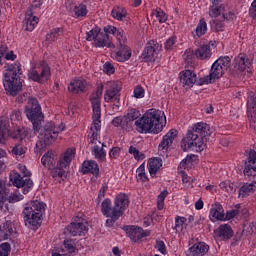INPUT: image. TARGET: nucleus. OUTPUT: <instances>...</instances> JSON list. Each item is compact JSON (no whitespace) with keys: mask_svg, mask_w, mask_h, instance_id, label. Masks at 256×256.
<instances>
[{"mask_svg":"<svg viewBox=\"0 0 256 256\" xmlns=\"http://www.w3.org/2000/svg\"><path fill=\"white\" fill-rule=\"evenodd\" d=\"M124 231L132 243H143V239L151 236V230H145L137 225L124 226Z\"/></svg>","mask_w":256,"mask_h":256,"instance_id":"obj_11","label":"nucleus"},{"mask_svg":"<svg viewBox=\"0 0 256 256\" xmlns=\"http://www.w3.org/2000/svg\"><path fill=\"white\" fill-rule=\"evenodd\" d=\"M91 153L99 163H105L107 160V150L105 148H101L99 145H94L91 149Z\"/></svg>","mask_w":256,"mask_h":256,"instance_id":"obj_39","label":"nucleus"},{"mask_svg":"<svg viewBox=\"0 0 256 256\" xmlns=\"http://www.w3.org/2000/svg\"><path fill=\"white\" fill-rule=\"evenodd\" d=\"M80 171L83 175H93L94 177H99V164L95 160H87L80 166Z\"/></svg>","mask_w":256,"mask_h":256,"instance_id":"obj_23","label":"nucleus"},{"mask_svg":"<svg viewBox=\"0 0 256 256\" xmlns=\"http://www.w3.org/2000/svg\"><path fill=\"white\" fill-rule=\"evenodd\" d=\"M219 187L222 191H225L226 193H229L230 195L235 194V192L237 191L235 184L231 183V182H221L219 184Z\"/></svg>","mask_w":256,"mask_h":256,"instance_id":"obj_54","label":"nucleus"},{"mask_svg":"<svg viewBox=\"0 0 256 256\" xmlns=\"http://www.w3.org/2000/svg\"><path fill=\"white\" fill-rule=\"evenodd\" d=\"M173 229L176 233H183V231L187 229V218L184 216H176Z\"/></svg>","mask_w":256,"mask_h":256,"instance_id":"obj_43","label":"nucleus"},{"mask_svg":"<svg viewBox=\"0 0 256 256\" xmlns=\"http://www.w3.org/2000/svg\"><path fill=\"white\" fill-rule=\"evenodd\" d=\"M137 177L142 181V183H147L149 181V177L145 173V163H142L137 169H136Z\"/></svg>","mask_w":256,"mask_h":256,"instance_id":"obj_57","label":"nucleus"},{"mask_svg":"<svg viewBox=\"0 0 256 256\" xmlns=\"http://www.w3.org/2000/svg\"><path fill=\"white\" fill-rule=\"evenodd\" d=\"M65 131V124L61 123L58 126L55 125V122H47L42 130V135L44 136V141H55L59 137V133Z\"/></svg>","mask_w":256,"mask_h":256,"instance_id":"obj_13","label":"nucleus"},{"mask_svg":"<svg viewBox=\"0 0 256 256\" xmlns=\"http://www.w3.org/2000/svg\"><path fill=\"white\" fill-rule=\"evenodd\" d=\"M73 157H75V149L68 148L64 154L60 156L56 166L60 167V169L68 171L71 161H73Z\"/></svg>","mask_w":256,"mask_h":256,"instance_id":"obj_24","label":"nucleus"},{"mask_svg":"<svg viewBox=\"0 0 256 256\" xmlns=\"http://www.w3.org/2000/svg\"><path fill=\"white\" fill-rule=\"evenodd\" d=\"M140 57L143 63H155L159 59V42L157 40H149Z\"/></svg>","mask_w":256,"mask_h":256,"instance_id":"obj_12","label":"nucleus"},{"mask_svg":"<svg viewBox=\"0 0 256 256\" xmlns=\"http://www.w3.org/2000/svg\"><path fill=\"white\" fill-rule=\"evenodd\" d=\"M107 217V220H106V227H113V225H115V222L116 221H119V218L121 216H119L118 214H115V212L113 213V215H110V216H105Z\"/></svg>","mask_w":256,"mask_h":256,"instance_id":"obj_61","label":"nucleus"},{"mask_svg":"<svg viewBox=\"0 0 256 256\" xmlns=\"http://www.w3.org/2000/svg\"><path fill=\"white\" fill-rule=\"evenodd\" d=\"M93 131H101V108L92 107V127Z\"/></svg>","mask_w":256,"mask_h":256,"instance_id":"obj_36","label":"nucleus"},{"mask_svg":"<svg viewBox=\"0 0 256 256\" xmlns=\"http://www.w3.org/2000/svg\"><path fill=\"white\" fill-rule=\"evenodd\" d=\"M43 3H45L43 0H32L26 12L31 13L32 15H39L41 9H43Z\"/></svg>","mask_w":256,"mask_h":256,"instance_id":"obj_44","label":"nucleus"},{"mask_svg":"<svg viewBox=\"0 0 256 256\" xmlns=\"http://www.w3.org/2000/svg\"><path fill=\"white\" fill-rule=\"evenodd\" d=\"M216 237L222 241H229L233 237V228L229 224H221L216 230H214Z\"/></svg>","mask_w":256,"mask_h":256,"instance_id":"obj_26","label":"nucleus"},{"mask_svg":"<svg viewBox=\"0 0 256 256\" xmlns=\"http://www.w3.org/2000/svg\"><path fill=\"white\" fill-rule=\"evenodd\" d=\"M62 253L63 255H73V253H77V242L73 238H66L63 241Z\"/></svg>","mask_w":256,"mask_h":256,"instance_id":"obj_35","label":"nucleus"},{"mask_svg":"<svg viewBox=\"0 0 256 256\" xmlns=\"http://www.w3.org/2000/svg\"><path fill=\"white\" fill-rule=\"evenodd\" d=\"M129 196L124 193H120L114 199V213L120 217H123L125 211L129 207Z\"/></svg>","mask_w":256,"mask_h":256,"instance_id":"obj_17","label":"nucleus"},{"mask_svg":"<svg viewBox=\"0 0 256 256\" xmlns=\"http://www.w3.org/2000/svg\"><path fill=\"white\" fill-rule=\"evenodd\" d=\"M23 23L25 31H29L31 33L32 31H35V28L39 25V17L35 16V14L26 12Z\"/></svg>","mask_w":256,"mask_h":256,"instance_id":"obj_31","label":"nucleus"},{"mask_svg":"<svg viewBox=\"0 0 256 256\" xmlns=\"http://www.w3.org/2000/svg\"><path fill=\"white\" fill-rule=\"evenodd\" d=\"M27 152V148L24 147L21 144H16L14 147H10L9 153L12 154L16 159H19V157H23L25 153Z\"/></svg>","mask_w":256,"mask_h":256,"instance_id":"obj_46","label":"nucleus"},{"mask_svg":"<svg viewBox=\"0 0 256 256\" xmlns=\"http://www.w3.org/2000/svg\"><path fill=\"white\" fill-rule=\"evenodd\" d=\"M9 133V120L7 118H0V143L5 139Z\"/></svg>","mask_w":256,"mask_h":256,"instance_id":"obj_48","label":"nucleus"},{"mask_svg":"<svg viewBox=\"0 0 256 256\" xmlns=\"http://www.w3.org/2000/svg\"><path fill=\"white\" fill-rule=\"evenodd\" d=\"M133 97H135V99H143V97H145V88L141 85H137L133 90Z\"/></svg>","mask_w":256,"mask_h":256,"instance_id":"obj_60","label":"nucleus"},{"mask_svg":"<svg viewBox=\"0 0 256 256\" xmlns=\"http://www.w3.org/2000/svg\"><path fill=\"white\" fill-rule=\"evenodd\" d=\"M68 91L73 95L85 93L87 91V80L79 78L72 80L68 85Z\"/></svg>","mask_w":256,"mask_h":256,"instance_id":"obj_25","label":"nucleus"},{"mask_svg":"<svg viewBox=\"0 0 256 256\" xmlns=\"http://www.w3.org/2000/svg\"><path fill=\"white\" fill-rule=\"evenodd\" d=\"M100 34L101 27L96 26L86 33V40L93 41V43H95Z\"/></svg>","mask_w":256,"mask_h":256,"instance_id":"obj_52","label":"nucleus"},{"mask_svg":"<svg viewBox=\"0 0 256 256\" xmlns=\"http://www.w3.org/2000/svg\"><path fill=\"white\" fill-rule=\"evenodd\" d=\"M87 1L84 0L83 2L76 4L73 8V13L76 19H83L84 17H87L89 10L87 9Z\"/></svg>","mask_w":256,"mask_h":256,"instance_id":"obj_38","label":"nucleus"},{"mask_svg":"<svg viewBox=\"0 0 256 256\" xmlns=\"http://www.w3.org/2000/svg\"><path fill=\"white\" fill-rule=\"evenodd\" d=\"M221 13H223V5L212 3L208 12L209 17L217 18L219 15H221Z\"/></svg>","mask_w":256,"mask_h":256,"instance_id":"obj_50","label":"nucleus"},{"mask_svg":"<svg viewBox=\"0 0 256 256\" xmlns=\"http://www.w3.org/2000/svg\"><path fill=\"white\" fill-rule=\"evenodd\" d=\"M25 114L27 119L32 123L34 133H39L41 131V123L45 116L43 115V110L41 109V104L35 98L29 100V104L25 108Z\"/></svg>","mask_w":256,"mask_h":256,"instance_id":"obj_9","label":"nucleus"},{"mask_svg":"<svg viewBox=\"0 0 256 256\" xmlns=\"http://www.w3.org/2000/svg\"><path fill=\"white\" fill-rule=\"evenodd\" d=\"M152 15L156 17L159 23H166L167 19H169L167 13H165V11H163L161 8H156L155 10H153Z\"/></svg>","mask_w":256,"mask_h":256,"instance_id":"obj_51","label":"nucleus"},{"mask_svg":"<svg viewBox=\"0 0 256 256\" xmlns=\"http://www.w3.org/2000/svg\"><path fill=\"white\" fill-rule=\"evenodd\" d=\"M104 101L105 103L121 101V87L117 82H107L104 92Z\"/></svg>","mask_w":256,"mask_h":256,"instance_id":"obj_14","label":"nucleus"},{"mask_svg":"<svg viewBox=\"0 0 256 256\" xmlns=\"http://www.w3.org/2000/svg\"><path fill=\"white\" fill-rule=\"evenodd\" d=\"M89 233V221L83 215H77L72 222L64 228V234L70 237H86Z\"/></svg>","mask_w":256,"mask_h":256,"instance_id":"obj_10","label":"nucleus"},{"mask_svg":"<svg viewBox=\"0 0 256 256\" xmlns=\"http://www.w3.org/2000/svg\"><path fill=\"white\" fill-rule=\"evenodd\" d=\"M112 125L113 127H120L124 131H133V126H131V122L127 120L125 115L113 118Z\"/></svg>","mask_w":256,"mask_h":256,"instance_id":"obj_33","label":"nucleus"},{"mask_svg":"<svg viewBox=\"0 0 256 256\" xmlns=\"http://www.w3.org/2000/svg\"><path fill=\"white\" fill-rule=\"evenodd\" d=\"M247 115L251 127H256V96H250L247 101Z\"/></svg>","mask_w":256,"mask_h":256,"instance_id":"obj_28","label":"nucleus"},{"mask_svg":"<svg viewBox=\"0 0 256 256\" xmlns=\"http://www.w3.org/2000/svg\"><path fill=\"white\" fill-rule=\"evenodd\" d=\"M133 56V50L127 44L118 45L113 53V60L118 63H125Z\"/></svg>","mask_w":256,"mask_h":256,"instance_id":"obj_16","label":"nucleus"},{"mask_svg":"<svg viewBox=\"0 0 256 256\" xmlns=\"http://www.w3.org/2000/svg\"><path fill=\"white\" fill-rule=\"evenodd\" d=\"M67 173V170L60 168L59 166L54 167L50 171L51 177L55 179L57 183H62V181H65V179H67Z\"/></svg>","mask_w":256,"mask_h":256,"instance_id":"obj_41","label":"nucleus"},{"mask_svg":"<svg viewBox=\"0 0 256 256\" xmlns=\"http://www.w3.org/2000/svg\"><path fill=\"white\" fill-rule=\"evenodd\" d=\"M41 164L44 167H49L50 165H53V153L50 151L46 152L41 158Z\"/></svg>","mask_w":256,"mask_h":256,"instance_id":"obj_58","label":"nucleus"},{"mask_svg":"<svg viewBox=\"0 0 256 256\" xmlns=\"http://www.w3.org/2000/svg\"><path fill=\"white\" fill-rule=\"evenodd\" d=\"M65 33V29L63 27H57L50 30V33L47 35V39H50L51 41H57L59 37H63V34Z\"/></svg>","mask_w":256,"mask_h":256,"instance_id":"obj_49","label":"nucleus"},{"mask_svg":"<svg viewBox=\"0 0 256 256\" xmlns=\"http://www.w3.org/2000/svg\"><path fill=\"white\" fill-rule=\"evenodd\" d=\"M18 169L20 173L14 174L10 178L12 181L14 187H17L18 189H22L23 195H27V193H30V191H33L34 183L33 180L30 178L31 177V171L27 169V166L23 164L18 165Z\"/></svg>","mask_w":256,"mask_h":256,"instance_id":"obj_8","label":"nucleus"},{"mask_svg":"<svg viewBox=\"0 0 256 256\" xmlns=\"http://www.w3.org/2000/svg\"><path fill=\"white\" fill-rule=\"evenodd\" d=\"M117 31H119V28L111 24H107L103 27V34L107 35L108 37H110V35H113V37H115Z\"/></svg>","mask_w":256,"mask_h":256,"instance_id":"obj_59","label":"nucleus"},{"mask_svg":"<svg viewBox=\"0 0 256 256\" xmlns=\"http://www.w3.org/2000/svg\"><path fill=\"white\" fill-rule=\"evenodd\" d=\"M103 89H105V85H103V83H100L96 87V91L90 94L89 101L91 103V107L101 108V99L103 97Z\"/></svg>","mask_w":256,"mask_h":256,"instance_id":"obj_29","label":"nucleus"},{"mask_svg":"<svg viewBox=\"0 0 256 256\" xmlns=\"http://www.w3.org/2000/svg\"><path fill=\"white\" fill-rule=\"evenodd\" d=\"M46 207L47 204L39 200L26 204L22 212L25 225L33 230L39 229L43 223Z\"/></svg>","mask_w":256,"mask_h":256,"instance_id":"obj_5","label":"nucleus"},{"mask_svg":"<svg viewBox=\"0 0 256 256\" xmlns=\"http://www.w3.org/2000/svg\"><path fill=\"white\" fill-rule=\"evenodd\" d=\"M213 55V52L211 48H209V45H200L195 50V57L196 59H199L200 61H209Z\"/></svg>","mask_w":256,"mask_h":256,"instance_id":"obj_30","label":"nucleus"},{"mask_svg":"<svg viewBox=\"0 0 256 256\" xmlns=\"http://www.w3.org/2000/svg\"><path fill=\"white\" fill-rule=\"evenodd\" d=\"M243 175L246 181L240 184L238 189V199H247L250 195H253L256 191V151L250 149L248 151V157L244 164Z\"/></svg>","mask_w":256,"mask_h":256,"instance_id":"obj_3","label":"nucleus"},{"mask_svg":"<svg viewBox=\"0 0 256 256\" xmlns=\"http://www.w3.org/2000/svg\"><path fill=\"white\" fill-rule=\"evenodd\" d=\"M115 211V205L111 202V199L106 198L101 203V213L104 217H110Z\"/></svg>","mask_w":256,"mask_h":256,"instance_id":"obj_42","label":"nucleus"},{"mask_svg":"<svg viewBox=\"0 0 256 256\" xmlns=\"http://www.w3.org/2000/svg\"><path fill=\"white\" fill-rule=\"evenodd\" d=\"M181 47V42L179 41V38L175 35L170 36L166 41L164 42V50L169 53L171 51L175 52L177 49Z\"/></svg>","mask_w":256,"mask_h":256,"instance_id":"obj_34","label":"nucleus"},{"mask_svg":"<svg viewBox=\"0 0 256 256\" xmlns=\"http://www.w3.org/2000/svg\"><path fill=\"white\" fill-rule=\"evenodd\" d=\"M178 132L175 129H171L166 135L163 136L162 141L158 146V153L161 157L167 156L170 145H173V141L177 139Z\"/></svg>","mask_w":256,"mask_h":256,"instance_id":"obj_15","label":"nucleus"},{"mask_svg":"<svg viewBox=\"0 0 256 256\" xmlns=\"http://www.w3.org/2000/svg\"><path fill=\"white\" fill-rule=\"evenodd\" d=\"M207 253H209V246L205 242H196L186 251V255L189 256H205Z\"/></svg>","mask_w":256,"mask_h":256,"instance_id":"obj_19","label":"nucleus"},{"mask_svg":"<svg viewBox=\"0 0 256 256\" xmlns=\"http://www.w3.org/2000/svg\"><path fill=\"white\" fill-rule=\"evenodd\" d=\"M0 251L4 256L11 255V244L9 242H4L0 244Z\"/></svg>","mask_w":256,"mask_h":256,"instance_id":"obj_64","label":"nucleus"},{"mask_svg":"<svg viewBox=\"0 0 256 256\" xmlns=\"http://www.w3.org/2000/svg\"><path fill=\"white\" fill-rule=\"evenodd\" d=\"M207 31V21H205V18H201L196 26V29L192 32V36L194 39H201L203 35L207 34Z\"/></svg>","mask_w":256,"mask_h":256,"instance_id":"obj_37","label":"nucleus"},{"mask_svg":"<svg viewBox=\"0 0 256 256\" xmlns=\"http://www.w3.org/2000/svg\"><path fill=\"white\" fill-rule=\"evenodd\" d=\"M7 193H9L7 186L0 180V209H3V206L7 201Z\"/></svg>","mask_w":256,"mask_h":256,"instance_id":"obj_55","label":"nucleus"},{"mask_svg":"<svg viewBox=\"0 0 256 256\" xmlns=\"http://www.w3.org/2000/svg\"><path fill=\"white\" fill-rule=\"evenodd\" d=\"M93 47H96V49H105V47L107 49H112L115 45L113 44V38L111 36L100 32L96 40L93 42Z\"/></svg>","mask_w":256,"mask_h":256,"instance_id":"obj_22","label":"nucleus"},{"mask_svg":"<svg viewBox=\"0 0 256 256\" xmlns=\"http://www.w3.org/2000/svg\"><path fill=\"white\" fill-rule=\"evenodd\" d=\"M111 17L116 21H123L127 17V8L124 6H114L111 10Z\"/></svg>","mask_w":256,"mask_h":256,"instance_id":"obj_40","label":"nucleus"},{"mask_svg":"<svg viewBox=\"0 0 256 256\" xmlns=\"http://www.w3.org/2000/svg\"><path fill=\"white\" fill-rule=\"evenodd\" d=\"M9 135L12 139H15L16 141H23V139L27 137V130H25V128H17L11 130L9 132Z\"/></svg>","mask_w":256,"mask_h":256,"instance_id":"obj_45","label":"nucleus"},{"mask_svg":"<svg viewBox=\"0 0 256 256\" xmlns=\"http://www.w3.org/2000/svg\"><path fill=\"white\" fill-rule=\"evenodd\" d=\"M211 126L205 122H197L188 129L186 136L182 139L181 146L184 151H197L201 153L205 149V137H210Z\"/></svg>","mask_w":256,"mask_h":256,"instance_id":"obj_1","label":"nucleus"},{"mask_svg":"<svg viewBox=\"0 0 256 256\" xmlns=\"http://www.w3.org/2000/svg\"><path fill=\"white\" fill-rule=\"evenodd\" d=\"M179 77L180 83H182L184 87L191 88L197 83V73L193 70H183L180 72Z\"/></svg>","mask_w":256,"mask_h":256,"instance_id":"obj_20","label":"nucleus"},{"mask_svg":"<svg viewBox=\"0 0 256 256\" xmlns=\"http://www.w3.org/2000/svg\"><path fill=\"white\" fill-rule=\"evenodd\" d=\"M165 120V113L163 111L151 108L136 120L134 125L138 133H153L157 135L163 131Z\"/></svg>","mask_w":256,"mask_h":256,"instance_id":"obj_2","label":"nucleus"},{"mask_svg":"<svg viewBox=\"0 0 256 256\" xmlns=\"http://www.w3.org/2000/svg\"><path fill=\"white\" fill-rule=\"evenodd\" d=\"M15 230L13 229V222L11 220H7L0 226V241H11Z\"/></svg>","mask_w":256,"mask_h":256,"instance_id":"obj_27","label":"nucleus"},{"mask_svg":"<svg viewBox=\"0 0 256 256\" xmlns=\"http://www.w3.org/2000/svg\"><path fill=\"white\" fill-rule=\"evenodd\" d=\"M28 79L34 83L45 85L51 79V66L47 60H40L32 65L28 70Z\"/></svg>","mask_w":256,"mask_h":256,"instance_id":"obj_7","label":"nucleus"},{"mask_svg":"<svg viewBox=\"0 0 256 256\" xmlns=\"http://www.w3.org/2000/svg\"><path fill=\"white\" fill-rule=\"evenodd\" d=\"M147 167L150 173V177H152V179H155V177H157V171H159V169L163 167V160L157 157L151 158L148 161Z\"/></svg>","mask_w":256,"mask_h":256,"instance_id":"obj_32","label":"nucleus"},{"mask_svg":"<svg viewBox=\"0 0 256 256\" xmlns=\"http://www.w3.org/2000/svg\"><path fill=\"white\" fill-rule=\"evenodd\" d=\"M109 159H117L121 155V148L120 147H112L110 151L108 152Z\"/></svg>","mask_w":256,"mask_h":256,"instance_id":"obj_62","label":"nucleus"},{"mask_svg":"<svg viewBox=\"0 0 256 256\" xmlns=\"http://www.w3.org/2000/svg\"><path fill=\"white\" fill-rule=\"evenodd\" d=\"M103 71L106 75H113L115 73V66L111 62L107 61L103 65Z\"/></svg>","mask_w":256,"mask_h":256,"instance_id":"obj_63","label":"nucleus"},{"mask_svg":"<svg viewBox=\"0 0 256 256\" xmlns=\"http://www.w3.org/2000/svg\"><path fill=\"white\" fill-rule=\"evenodd\" d=\"M167 195H169V191L167 189L160 192V194L157 197V209L159 211H163L165 208V199H167Z\"/></svg>","mask_w":256,"mask_h":256,"instance_id":"obj_53","label":"nucleus"},{"mask_svg":"<svg viewBox=\"0 0 256 256\" xmlns=\"http://www.w3.org/2000/svg\"><path fill=\"white\" fill-rule=\"evenodd\" d=\"M6 71L3 81L5 91L8 95L15 97L23 87V80H21V77L19 76L23 73L21 62L15 61L12 64H8L6 66Z\"/></svg>","mask_w":256,"mask_h":256,"instance_id":"obj_4","label":"nucleus"},{"mask_svg":"<svg viewBox=\"0 0 256 256\" xmlns=\"http://www.w3.org/2000/svg\"><path fill=\"white\" fill-rule=\"evenodd\" d=\"M231 67V57L220 56L211 66L209 75L200 79L198 85H211L217 79H221L225 75V71Z\"/></svg>","mask_w":256,"mask_h":256,"instance_id":"obj_6","label":"nucleus"},{"mask_svg":"<svg viewBox=\"0 0 256 256\" xmlns=\"http://www.w3.org/2000/svg\"><path fill=\"white\" fill-rule=\"evenodd\" d=\"M114 37L117 40L118 45H126L127 35H125V30H123V28H119L116 34H114Z\"/></svg>","mask_w":256,"mask_h":256,"instance_id":"obj_56","label":"nucleus"},{"mask_svg":"<svg viewBox=\"0 0 256 256\" xmlns=\"http://www.w3.org/2000/svg\"><path fill=\"white\" fill-rule=\"evenodd\" d=\"M234 68L242 73L251 69V58L245 53L238 54L233 60Z\"/></svg>","mask_w":256,"mask_h":256,"instance_id":"obj_18","label":"nucleus"},{"mask_svg":"<svg viewBox=\"0 0 256 256\" xmlns=\"http://www.w3.org/2000/svg\"><path fill=\"white\" fill-rule=\"evenodd\" d=\"M209 219L212 221V223L217 221H225V209L221 203L216 202L212 205L209 212Z\"/></svg>","mask_w":256,"mask_h":256,"instance_id":"obj_21","label":"nucleus"},{"mask_svg":"<svg viewBox=\"0 0 256 256\" xmlns=\"http://www.w3.org/2000/svg\"><path fill=\"white\" fill-rule=\"evenodd\" d=\"M124 116H126V119L133 128V121H137V119L141 118V111H139L137 108H131L128 110L127 115Z\"/></svg>","mask_w":256,"mask_h":256,"instance_id":"obj_47","label":"nucleus"}]
</instances>
